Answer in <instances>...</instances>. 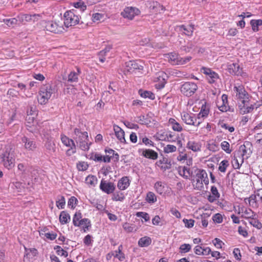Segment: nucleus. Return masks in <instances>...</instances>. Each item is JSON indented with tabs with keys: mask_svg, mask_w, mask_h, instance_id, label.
Instances as JSON below:
<instances>
[{
	"mask_svg": "<svg viewBox=\"0 0 262 262\" xmlns=\"http://www.w3.org/2000/svg\"><path fill=\"white\" fill-rule=\"evenodd\" d=\"M180 56L175 53H171L169 55V61L173 65H179Z\"/></svg>",
	"mask_w": 262,
	"mask_h": 262,
	"instance_id": "obj_37",
	"label": "nucleus"
},
{
	"mask_svg": "<svg viewBox=\"0 0 262 262\" xmlns=\"http://www.w3.org/2000/svg\"><path fill=\"white\" fill-rule=\"evenodd\" d=\"M250 24L252 26V30L254 31H258V27L262 25L261 19H252L250 21Z\"/></svg>",
	"mask_w": 262,
	"mask_h": 262,
	"instance_id": "obj_44",
	"label": "nucleus"
},
{
	"mask_svg": "<svg viewBox=\"0 0 262 262\" xmlns=\"http://www.w3.org/2000/svg\"><path fill=\"white\" fill-rule=\"evenodd\" d=\"M146 200L149 203H154L157 201V197L154 192H148L146 195Z\"/></svg>",
	"mask_w": 262,
	"mask_h": 262,
	"instance_id": "obj_47",
	"label": "nucleus"
},
{
	"mask_svg": "<svg viewBox=\"0 0 262 262\" xmlns=\"http://www.w3.org/2000/svg\"><path fill=\"white\" fill-rule=\"evenodd\" d=\"M238 107L240 111V113L245 114L251 113L254 108V104L250 102V99L249 98L243 99L240 102H238Z\"/></svg>",
	"mask_w": 262,
	"mask_h": 262,
	"instance_id": "obj_7",
	"label": "nucleus"
},
{
	"mask_svg": "<svg viewBox=\"0 0 262 262\" xmlns=\"http://www.w3.org/2000/svg\"><path fill=\"white\" fill-rule=\"evenodd\" d=\"M256 195L255 194L251 195L248 199H245V202H246V200L248 201L249 204L250 206L253 208H257L258 204L257 203Z\"/></svg>",
	"mask_w": 262,
	"mask_h": 262,
	"instance_id": "obj_39",
	"label": "nucleus"
},
{
	"mask_svg": "<svg viewBox=\"0 0 262 262\" xmlns=\"http://www.w3.org/2000/svg\"><path fill=\"white\" fill-rule=\"evenodd\" d=\"M21 144L27 151H34L37 148L36 142L33 139L24 136L21 139Z\"/></svg>",
	"mask_w": 262,
	"mask_h": 262,
	"instance_id": "obj_13",
	"label": "nucleus"
},
{
	"mask_svg": "<svg viewBox=\"0 0 262 262\" xmlns=\"http://www.w3.org/2000/svg\"><path fill=\"white\" fill-rule=\"evenodd\" d=\"M166 184L162 181H158L154 185V188L159 194H162L166 190Z\"/></svg>",
	"mask_w": 262,
	"mask_h": 262,
	"instance_id": "obj_26",
	"label": "nucleus"
},
{
	"mask_svg": "<svg viewBox=\"0 0 262 262\" xmlns=\"http://www.w3.org/2000/svg\"><path fill=\"white\" fill-rule=\"evenodd\" d=\"M82 215L80 212H76L73 218V223L75 226L79 227V223L82 219Z\"/></svg>",
	"mask_w": 262,
	"mask_h": 262,
	"instance_id": "obj_46",
	"label": "nucleus"
},
{
	"mask_svg": "<svg viewBox=\"0 0 262 262\" xmlns=\"http://www.w3.org/2000/svg\"><path fill=\"white\" fill-rule=\"evenodd\" d=\"M130 185V181L127 177H123L120 179L117 184V187L120 190L127 189Z\"/></svg>",
	"mask_w": 262,
	"mask_h": 262,
	"instance_id": "obj_23",
	"label": "nucleus"
},
{
	"mask_svg": "<svg viewBox=\"0 0 262 262\" xmlns=\"http://www.w3.org/2000/svg\"><path fill=\"white\" fill-rule=\"evenodd\" d=\"M140 11L136 7H127L124 9L121 13V16L124 18L132 20L135 16L139 15Z\"/></svg>",
	"mask_w": 262,
	"mask_h": 262,
	"instance_id": "obj_10",
	"label": "nucleus"
},
{
	"mask_svg": "<svg viewBox=\"0 0 262 262\" xmlns=\"http://www.w3.org/2000/svg\"><path fill=\"white\" fill-rule=\"evenodd\" d=\"M100 189L107 194L112 193L115 190L116 187L112 182H107L102 180L100 184Z\"/></svg>",
	"mask_w": 262,
	"mask_h": 262,
	"instance_id": "obj_16",
	"label": "nucleus"
},
{
	"mask_svg": "<svg viewBox=\"0 0 262 262\" xmlns=\"http://www.w3.org/2000/svg\"><path fill=\"white\" fill-rule=\"evenodd\" d=\"M222 104L221 105L218 106L219 109L222 112H226L227 111L233 112L234 110L232 108L231 110L230 107L228 104V96L225 94H223L222 96Z\"/></svg>",
	"mask_w": 262,
	"mask_h": 262,
	"instance_id": "obj_22",
	"label": "nucleus"
},
{
	"mask_svg": "<svg viewBox=\"0 0 262 262\" xmlns=\"http://www.w3.org/2000/svg\"><path fill=\"white\" fill-rule=\"evenodd\" d=\"M123 228L127 232H132L134 231H136L134 229V227L127 223H125L123 225Z\"/></svg>",
	"mask_w": 262,
	"mask_h": 262,
	"instance_id": "obj_64",
	"label": "nucleus"
},
{
	"mask_svg": "<svg viewBox=\"0 0 262 262\" xmlns=\"http://www.w3.org/2000/svg\"><path fill=\"white\" fill-rule=\"evenodd\" d=\"M139 94L141 96V97L144 98H149L151 100H154L155 99V95L151 92L150 91H143L140 90L139 91Z\"/></svg>",
	"mask_w": 262,
	"mask_h": 262,
	"instance_id": "obj_40",
	"label": "nucleus"
},
{
	"mask_svg": "<svg viewBox=\"0 0 262 262\" xmlns=\"http://www.w3.org/2000/svg\"><path fill=\"white\" fill-rule=\"evenodd\" d=\"M141 151V155L146 158L152 160H156L158 158V153L152 149H148L139 150V152Z\"/></svg>",
	"mask_w": 262,
	"mask_h": 262,
	"instance_id": "obj_21",
	"label": "nucleus"
},
{
	"mask_svg": "<svg viewBox=\"0 0 262 262\" xmlns=\"http://www.w3.org/2000/svg\"><path fill=\"white\" fill-rule=\"evenodd\" d=\"M151 243V239L149 237L144 236L139 239L138 245L141 247H147Z\"/></svg>",
	"mask_w": 262,
	"mask_h": 262,
	"instance_id": "obj_33",
	"label": "nucleus"
},
{
	"mask_svg": "<svg viewBox=\"0 0 262 262\" xmlns=\"http://www.w3.org/2000/svg\"><path fill=\"white\" fill-rule=\"evenodd\" d=\"M194 26L192 25L177 26L176 30L182 34L191 36L194 31Z\"/></svg>",
	"mask_w": 262,
	"mask_h": 262,
	"instance_id": "obj_15",
	"label": "nucleus"
},
{
	"mask_svg": "<svg viewBox=\"0 0 262 262\" xmlns=\"http://www.w3.org/2000/svg\"><path fill=\"white\" fill-rule=\"evenodd\" d=\"M85 183L89 186L94 187L97 183V178L96 176L89 175L85 179Z\"/></svg>",
	"mask_w": 262,
	"mask_h": 262,
	"instance_id": "obj_38",
	"label": "nucleus"
},
{
	"mask_svg": "<svg viewBox=\"0 0 262 262\" xmlns=\"http://www.w3.org/2000/svg\"><path fill=\"white\" fill-rule=\"evenodd\" d=\"M136 215L137 217H142V219H143L144 220L145 222H147V221H149V220H150L149 216L148 214L146 212H137L136 214Z\"/></svg>",
	"mask_w": 262,
	"mask_h": 262,
	"instance_id": "obj_60",
	"label": "nucleus"
},
{
	"mask_svg": "<svg viewBox=\"0 0 262 262\" xmlns=\"http://www.w3.org/2000/svg\"><path fill=\"white\" fill-rule=\"evenodd\" d=\"M64 24L67 28L75 26L79 22V17L77 10H72L66 11L63 15Z\"/></svg>",
	"mask_w": 262,
	"mask_h": 262,
	"instance_id": "obj_3",
	"label": "nucleus"
},
{
	"mask_svg": "<svg viewBox=\"0 0 262 262\" xmlns=\"http://www.w3.org/2000/svg\"><path fill=\"white\" fill-rule=\"evenodd\" d=\"M191 248V246L188 244H184L180 246V253H186L189 252Z\"/></svg>",
	"mask_w": 262,
	"mask_h": 262,
	"instance_id": "obj_56",
	"label": "nucleus"
},
{
	"mask_svg": "<svg viewBox=\"0 0 262 262\" xmlns=\"http://www.w3.org/2000/svg\"><path fill=\"white\" fill-rule=\"evenodd\" d=\"M74 139L77 144L84 140L88 139V135L86 132H82L78 128H75L74 129Z\"/></svg>",
	"mask_w": 262,
	"mask_h": 262,
	"instance_id": "obj_17",
	"label": "nucleus"
},
{
	"mask_svg": "<svg viewBox=\"0 0 262 262\" xmlns=\"http://www.w3.org/2000/svg\"><path fill=\"white\" fill-rule=\"evenodd\" d=\"M233 91L236 93L235 97L238 102L249 97L248 93L246 91L244 86L241 84H235L234 86Z\"/></svg>",
	"mask_w": 262,
	"mask_h": 262,
	"instance_id": "obj_11",
	"label": "nucleus"
},
{
	"mask_svg": "<svg viewBox=\"0 0 262 262\" xmlns=\"http://www.w3.org/2000/svg\"><path fill=\"white\" fill-rule=\"evenodd\" d=\"M122 246H119L118 250L115 251L114 257L118 258L120 261H123L125 259L124 254L122 252Z\"/></svg>",
	"mask_w": 262,
	"mask_h": 262,
	"instance_id": "obj_43",
	"label": "nucleus"
},
{
	"mask_svg": "<svg viewBox=\"0 0 262 262\" xmlns=\"http://www.w3.org/2000/svg\"><path fill=\"white\" fill-rule=\"evenodd\" d=\"M198 89L197 85L192 82H186L181 87V92L185 96L189 97L193 95Z\"/></svg>",
	"mask_w": 262,
	"mask_h": 262,
	"instance_id": "obj_8",
	"label": "nucleus"
},
{
	"mask_svg": "<svg viewBox=\"0 0 262 262\" xmlns=\"http://www.w3.org/2000/svg\"><path fill=\"white\" fill-rule=\"evenodd\" d=\"M66 204V201L64 196H61L60 198L56 201V206L58 208L63 209Z\"/></svg>",
	"mask_w": 262,
	"mask_h": 262,
	"instance_id": "obj_62",
	"label": "nucleus"
},
{
	"mask_svg": "<svg viewBox=\"0 0 262 262\" xmlns=\"http://www.w3.org/2000/svg\"><path fill=\"white\" fill-rule=\"evenodd\" d=\"M228 71L232 75H239L241 74L239 65L236 63L228 64Z\"/></svg>",
	"mask_w": 262,
	"mask_h": 262,
	"instance_id": "obj_24",
	"label": "nucleus"
},
{
	"mask_svg": "<svg viewBox=\"0 0 262 262\" xmlns=\"http://www.w3.org/2000/svg\"><path fill=\"white\" fill-rule=\"evenodd\" d=\"M182 120L187 124L198 127L202 121L198 119L197 116L193 113L183 112L181 114Z\"/></svg>",
	"mask_w": 262,
	"mask_h": 262,
	"instance_id": "obj_4",
	"label": "nucleus"
},
{
	"mask_svg": "<svg viewBox=\"0 0 262 262\" xmlns=\"http://www.w3.org/2000/svg\"><path fill=\"white\" fill-rule=\"evenodd\" d=\"M77 72L72 71L68 75V81L70 82H76L78 80L79 75L81 73L80 69L77 68Z\"/></svg>",
	"mask_w": 262,
	"mask_h": 262,
	"instance_id": "obj_27",
	"label": "nucleus"
},
{
	"mask_svg": "<svg viewBox=\"0 0 262 262\" xmlns=\"http://www.w3.org/2000/svg\"><path fill=\"white\" fill-rule=\"evenodd\" d=\"M62 143L67 147L70 148L68 149L66 154L68 156H70L76 152V147L73 140L69 138L64 135H61L60 136Z\"/></svg>",
	"mask_w": 262,
	"mask_h": 262,
	"instance_id": "obj_6",
	"label": "nucleus"
},
{
	"mask_svg": "<svg viewBox=\"0 0 262 262\" xmlns=\"http://www.w3.org/2000/svg\"><path fill=\"white\" fill-rule=\"evenodd\" d=\"M229 165V162L227 160H223L220 164L219 170L222 172H225Z\"/></svg>",
	"mask_w": 262,
	"mask_h": 262,
	"instance_id": "obj_55",
	"label": "nucleus"
},
{
	"mask_svg": "<svg viewBox=\"0 0 262 262\" xmlns=\"http://www.w3.org/2000/svg\"><path fill=\"white\" fill-rule=\"evenodd\" d=\"M244 162V158L234 155L232 164L235 169H239Z\"/></svg>",
	"mask_w": 262,
	"mask_h": 262,
	"instance_id": "obj_30",
	"label": "nucleus"
},
{
	"mask_svg": "<svg viewBox=\"0 0 262 262\" xmlns=\"http://www.w3.org/2000/svg\"><path fill=\"white\" fill-rule=\"evenodd\" d=\"M195 174L193 179L191 180L193 188L197 190H202L204 189V183L207 185L209 184V179L205 170L194 168Z\"/></svg>",
	"mask_w": 262,
	"mask_h": 262,
	"instance_id": "obj_1",
	"label": "nucleus"
},
{
	"mask_svg": "<svg viewBox=\"0 0 262 262\" xmlns=\"http://www.w3.org/2000/svg\"><path fill=\"white\" fill-rule=\"evenodd\" d=\"M249 223L253 227H256L257 229H260L262 227L261 224L258 220L255 219L254 217L250 219Z\"/></svg>",
	"mask_w": 262,
	"mask_h": 262,
	"instance_id": "obj_57",
	"label": "nucleus"
},
{
	"mask_svg": "<svg viewBox=\"0 0 262 262\" xmlns=\"http://www.w3.org/2000/svg\"><path fill=\"white\" fill-rule=\"evenodd\" d=\"M47 230L46 228H44L43 230H41L40 232V234L43 235L47 238L50 240H54L56 238L57 236V234L54 233H50V232H46Z\"/></svg>",
	"mask_w": 262,
	"mask_h": 262,
	"instance_id": "obj_45",
	"label": "nucleus"
},
{
	"mask_svg": "<svg viewBox=\"0 0 262 262\" xmlns=\"http://www.w3.org/2000/svg\"><path fill=\"white\" fill-rule=\"evenodd\" d=\"M139 139L140 140L142 141V142L139 143V144H142V143H144L146 145H151L152 146H154V142L145 136H140Z\"/></svg>",
	"mask_w": 262,
	"mask_h": 262,
	"instance_id": "obj_54",
	"label": "nucleus"
},
{
	"mask_svg": "<svg viewBox=\"0 0 262 262\" xmlns=\"http://www.w3.org/2000/svg\"><path fill=\"white\" fill-rule=\"evenodd\" d=\"M187 147L196 152L201 150V144L199 142H196L194 141H189L187 144Z\"/></svg>",
	"mask_w": 262,
	"mask_h": 262,
	"instance_id": "obj_29",
	"label": "nucleus"
},
{
	"mask_svg": "<svg viewBox=\"0 0 262 262\" xmlns=\"http://www.w3.org/2000/svg\"><path fill=\"white\" fill-rule=\"evenodd\" d=\"M45 147L49 152H53L55 151V144L51 140L48 141L46 142Z\"/></svg>",
	"mask_w": 262,
	"mask_h": 262,
	"instance_id": "obj_50",
	"label": "nucleus"
},
{
	"mask_svg": "<svg viewBox=\"0 0 262 262\" xmlns=\"http://www.w3.org/2000/svg\"><path fill=\"white\" fill-rule=\"evenodd\" d=\"M143 67L140 65L136 61H129L125 63V70L128 72L132 73L136 70H142Z\"/></svg>",
	"mask_w": 262,
	"mask_h": 262,
	"instance_id": "obj_18",
	"label": "nucleus"
},
{
	"mask_svg": "<svg viewBox=\"0 0 262 262\" xmlns=\"http://www.w3.org/2000/svg\"><path fill=\"white\" fill-rule=\"evenodd\" d=\"M177 150V147L173 145L168 144L164 147L163 151L165 153L169 154L175 152Z\"/></svg>",
	"mask_w": 262,
	"mask_h": 262,
	"instance_id": "obj_52",
	"label": "nucleus"
},
{
	"mask_svg": "<svg viewBox=\"0 0 262 262\" xmlns=\"http://www.w3.org/2000/svg\"><path fill=\"white\" fill-rule=\"evenodd\" d=\"M209 112V108L206 105H202L200 112L197 115L198 119L202 121V119L208 116Z\"/></svg>",
	"mask_w": 262,
	"mask_h": 262,
	"instance_id": "obj_32",
	"label": "nucleus"
},
{
	"mask_svg": "<svg viewBox=\"0 0 262 262\" xmlns=\"http://www.w3.org/2000/svg\"><path fill=\"white\" fill-rule=\"evenodd\" d=\"M70 221V216L64 211L61 212L59 215V221L61 224H66Z\"/></svg>",
	"mask_w": 262,
	"mask_h": 262,
	"instance_id": "obj_35",
	"label": "nucleus"
},
{
	"mask_svg": "<svg viewBox=\"0 0 262 262\" xmlns=\"http://www.w3.org/2000/svg\"><path fill=\"white\" fill-rule=\"evenodd\" d=\"M134 121L141 124H148L147 119L144 115H140L135 118Z\"/></svg>",
	"mask_w": 262,
	"mask_h": 262,
	"instance_id": "obj_48",
	"label": "nucleus"
},
{
	"mask_svg": "<svg viewBox=\"0 0 262 262\" xmlns=\"http://www.w3.org/2000/svg\"><path fill=\"white\" fill-rule=\"evenodd\" d=\"M244 217L247 219H251L255 217V213L251 209H246L243 212Z\"/></svg>",
	"mask_w": 262,
	"mask_h": 262,
	"instance_id": "obj_51",
	"label": "nucleus"
},
{
	"mask_svg": "<svg viewBox=\"0 0 262 262\" xmlns=\"http://www.w3.org/2000/svg\"><path fill=\"white\" fill-rule=\"evenodd\" d=\"M168 78L167 73L163 72H159L155 78V81L157 82L156 86L158 89H162L164 87Z\"/></svg>",
	"mask_w": 262,
	"mask_h": 262,
	"instance_id": "obj_14",
	"label": "nucleus"
},
{
	"mask_svg": "<svg viewBox=\"0 0 262 262\" xmlns=\"http://www.w3.org/2000/svg\"><path fill=\"white\" fill-rule=\"evenodd\" d=\"M89 138H88V139L84 140L77 144L78 145L79 148L81 150L84 151L88 150L90 148V145L91 144V142L89 143Z\"/></svg>",
	"mask_w": 262,
	"mask_h": 262,
	"instance_id": "obj_42",
	"label": "nucleus"
},
{
	"mask_svg": "<svg viewBox=\"0 0 262 262\" xmlns=\"http://www.w3.org/2000/svg\"><path fill=\"white\" fill-rule=\"evenodd\" d=\"M124 199V194L120 191L115 192L112 195V200L115 201L122 202Z\"/></svg>",
	"mask_w": 262,
	"mask_h": 262,
	"instance_id": "obj_41",
	"label": "nucleus"
},
{
	"mask_svg": "<svg viewBox=\"0 0 262 262\" xmlns=\"http://www.w3.org/2000/svg\"><path fill=\"white\" fill-rule=\"evenodd\" d=\"M3 21L9 27H14L16 25H19L17 17L11 18H4Z\"/></svg>",
	"mask_w": 262,
	"mask_h": 262,
	"instance_id": "obj_34",
	"label": "nucleus"
},
{
	"mask_svg": "<svg viewBox=\"0 0 262 262\" xmlns=\"http://www.w3.org/2000/svg\"><path fill=\"white\" fill-rule=\"evenodd\" d=\"M201 71L206 75L208 82L210 84L215 83L220 78L218 74L210 68L203 67L201 68Z\"/></svg>",
	"mask_w": 262,
	"mask_h": 262,
	"instance_id": "obj_9",
	"label": "nucleus"
},
{
	"mask_svg": "<svg viewBox=\"0 0 262 262\" xmlns=\"http://www.w3.org/2000/svg\"><path fill=\"white\" fill-rule=\"evenodd\" d=\"M78 225L79 227H82L83 231L84 232L89 230V228L91 226L90 221L88 219L86 218L81 219Z\"/></svg>",
	"mask_w": 262,
	"mask_h": 262,
	"instance_id": "obj_36",
	"label": "nucleus"
},
{
	"mask_svg": "<svg viewBox=\"0 0 262 262\" xmlns=\"http://www.w3.org/2000/svg\"><path fill=\"white\" fill-rule=\"evenodd\" d=\"M247 154V150H246V146L245 145H242L239 147V151L237 153L238 156H241V157H243L244 156L246 155Z\"/></svg>",
	"mask_w": 262,
	"mask_h": 262,
	"instance_id": "obj_63",
	"label": "nucleus"
},
{
	"mask_svg": "<svg viewBox=\"0 0 262 262\" xmlns=\"http://www.w3.org/2000/svg\"><path fill=\"white\" fill-rule=\"evenodd\" d=\"M45 28L47 31L54 33H60L63 31L64 28L53 21H45Z\"/></svg>",
	"mask_w": 262,
	"mask_h": 262,
	"instance_id": "obj_12",
	"label": "nucleus"
},
{
	"mask_svg": "<svg viewBox=\"0 0 262 262\" xmlns=\"http://www.w3.org/2000/svg\"><path fill=\"white\" fill-rule=\"evenodd\" d=\"M194 47V45L191 42H188L187 45L181 46L180 50L185 53L189 52Z\"/></svg>",
	"mask_w": 262,
	"mask_h": 262,
	"instance_id": "obj_49",
	"label": "nucleus"
},
{
	"mask_svg": "<svg viewBox=\"0 0 262 262\" xmlns=\"http://www.w3.org/2000/svg\"><path fill=\"white\" fill-rule=\"evenodd\" d=\"M207 148L210 151L215 152L219 150V146L215 142H212L208 143Z\"/></svg>",
	"mask_w": 262,
	"mask_h": 262,
	"instance_id": "obj_59",
	"label": "nucleus"
},
{
	"mask_svg": "<svg viewBox=\"0 0 262 262\" xmlns=\"http://www.w3.org/2000/svg\"><path fill=\"white\" fill-rule=\"evenodd\" d=\"M150 12L152 14L160 13L163 11V7L157 2H150L148 3Z\"/></svg>",
	"mask_w": 262,
	"mask_h": 262,
	"instance_id": "obj_19",
	"label": "nucleus"
},
{
	"mask_svg": "<svg viewBox=\"0 0 262 262\" xmlns=\"http://www.w3.org/2000/svg\"><path fill=\"white\" fill-rule=\"evenodd\" d=\"M53 93L50 86L42 87L40 89L38 96V101L41 104L47 103Z\"/></svg>",
	"mask_w": 262,
	"mask_h": 262,
	"instance_id": "obj_5",
	"label": "nucleus"
},
{
	"mask_svg": "<svg viewBox=\"0 0 262 262\" xmlns=\"http://www.w3.org/2000/svg\"><path fill=\"white\" fill-rule=\"evenodd\" d=\"M221 146L222 149L227 154H230L232 150L230 148V144L226 141L221 143Z\"/></svg>",
	"mask_w": 262,
	"mask_h": 262,
	"instance_id": "obj_53",
	"label": "nucleus"
},
{
	"mask_svg": "<svg viewBox=\"0 0 262 262\" xmlns=\"http://www.w3.org/2000/svg\"><path fill=\"white\" fill-rule=\"evenodd\" d=\"M114 130L117 139L121 143H125L126 141L124 137V132L119 126L114 125Z\"/></svg>",
	"mask_w": 262,
	"mask_h": 262,
	"instance_id": "obj_25",
	"label": "nucleus"
},
{
	"mask_svg": "<svg viewBox=\"0 0 262 262\" xmlns=\"http://www.w3.org/2000/svg\"><path fill=\"white\" fill-rule=\"evenodd\" d=\"M19 25L31 21V14H20L17 16Z\"/></svg>",
	"mask_w": 262,
	"mask_h": 262,
	"instance_id": "obj_31",
	"label": "nucleus"
},
{
	"mask_svg": "<svg viewBox=\"0 0 262 262\" xmlns=\"http://www.w3.org/2000/svg\"><path fill=\"white\" fill-rule=\"evenodd\" d=\"M4 166L8 169H11L14 166V153L11 145L6 147L5 152L2 155Z\"/></svg>",
	"mask_w": 262,
	"mask_h": 262,
	"instance_id": "obj_2",
	"label": "nucleus"
},
{
	"mask_svg": "<svg viewBox=\"0 0 262 262\" xmlns=\"http://www.w3.org/2000/svg\"><path fill=\"white\" fill-rule=\"evenodd\" d=\"M194 168L195 167H193L192 170L191 171L190 169L187 167H181L179 168V173L185 179H188L190 176L194 177V175H193Z\"/></svg>",
	"mask_w": 262,
	"mask_h": 262,
	"instance_id": "obj_20",
	"label": "nucleus"
},
{
	"mask_svg": "<svg viewBox=\"0 0 262 262\" xmlns=\"http://www.w3.org/2000/svg\"><path fill=\"white\" fill-rule=\"evenodd\" d=\"M89 165L85 162H79L77 164V168L79 171H85L88 168Z\"/></svg>",
	"mask_w": 262,
	"mask_h": 262,
	"instance_id": "obj_58",
	"label": "nucleus"
},
{
	"mask_svg": "<svg viewBox=\"0 0 262 262\" xmlns=\"http://www.w3.org/2000/svg\"><path fill=\"white\" fill-rule=\"evenodd\" d=\"M112 48V46L111 45H108L106 46L103 50H101L98 53V56L99 61L103 63L105 61V56L106 55L107 53L110 51Z\"/></svg>",
	"mask_w": 262,
	"mask_h": 262,
	"instance_id": "obj_28",
	"label": "nucleus"
},
{
	"mask_svg": "<svg viewBox=\"0 0 262 262\" xmlns=\"http://www.w3.org/2000/svg\"><path fill=\"white\" fill-rule=\"evenodd\" d=\"M74 6L76 8L80 9L81 12L84 11L86 8V5L82 1H79L74 3Z\"/></svg>",
	"mask_w": 262,
	"mask_h": 262,
	"instance_id": "obj_61",
	"label": "nucleus"
}]
</instances>
